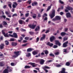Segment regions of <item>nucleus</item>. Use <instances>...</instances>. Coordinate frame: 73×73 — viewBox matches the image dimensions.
<instances>
[{
  "label": "nucleus",
  "mask_w": 73,
  "mask_h": 73,
  "mask_svg": "<svg viewBox=\"0 0 73 73\" xmlns=\"http://www.w3.org/2000/svg\"><path fill=\"white\" fill-rule=\"evenodd\" d=\"M0 18H3L4 19H5V18H6V16L5 15H2V16H0Z\"/></svg>",
  "instance_id": "35"
},
{
  "label": "nucleus",
  "mask_w": 73,
  "mask_h": 73,
  "mask_svg": "<svg viewBox=\"0 0 73 73\" xmlns=\"http://www.w3.org/2000/svg\"><path fill=\"white\" fill-rule=\"evenodd\" d=\"M29 27L31 28V29H34L36 27V25H34L33 24V25H29Z\"/></svg>",
  "instance_id": "2"
},
{
  "label": "nucleus",
  "mask_w": 73,
  "mask_h": 73,
  "mask_svg": "<svg viewBox=\"0 0 73 73\" xmlns=\"http://www.w3.org/2000/svg\"><path fill=\"white\" fill-rule=\"evenodd\" d=\"M31 56V53H28L26 55L27 57H30Z\"/></svg>",
  "instance_id": "39"
},
{
  "label": "nucleus",
  "mask_w": 73,
  "mask_h": 73,
  "mask_svg": "<svg viewBox=\"0 0 73 73\" xmlns=\"http://www.w3.org/2000/svg\"><path fill=\"white\" fill-rule=\"evenodd\" d=\"M29 33L30 35H34V32L32 31L30 32H29Z\"/></svg>",
  "instance_id": "41"
},
{
  "label": "nucleus",
  "mask_w": 73,
  "mask_h": 73,
  "mask_svg": "<svg viewBox=\"0 0 73 73\" xmlns=\"http://www.w3.org/2000/svg\"><path fill=\"white\" fill-rule=\"evenodd\" d=\"M15 41L14 38H11L10 40V41Z\"/></svg>",
  "instance_id": "44"
},
{
  "label": "nucleus",
  "mask_w": 73,
  "mask_h": 73,
  "mask_svg": "<svg viewBox=\"0 0 73 73\" xmlns=\"http://www.w3.org/2000/svg\"><path fill=\"white\" fill-rule=\"evenodd\" d=\"M19 39H20V40H23V37L21 36H20Z\"/></svg>",
  "instance_id": "60"
},
{
  "label": "nucleus",
  "mask_w": 73,
  "mask_h": 73,
  "mask_svg": "<svg viewBox=\"0 0 73 73\" xmlns=\"http://www.w3.org/2000/svg\"><path fill=\"white\" fill-rule=\"evenodd\" d=\"M13 37V35H12L10 34H9L8 35V36H7V37Z\"/></svg>",
  "instance_id": "37"
},
{
  "label": "nucleus",
  "mask_w": 73,
  "mask_h": 73,
  "mask_svg": "<svg viewBox=\"0 0 73 73\" xmlns=\"http://www.w3.org/2000/svg\"><path fill=\"white\" fill-rule=\"evenodd\" d=\"M49 56H51L52 57H54V55L53 54H49Z\"/></svg>",
  "instance_id": "47"
},
{
  "label": "nucleus",
  "mask_w": 73,
  "mask_h": 73,
  "mask_svg": "<svg viewBox=\"0 0 73 73\" xmlns=\"http://www.w3.org/2000/svg\"><path fill=\"white\" fill-rule=\"evenodd\" d=\"M8 6L10 8H12V4H9L8 5Z\"/></svg>",
  "instance_id": "48"
},
{
  "label": "nucleus",
  "mask_w": 73,
  "mask_h": 73,
  "mask_svg": "<svg viewBox=\"0 0 73 73\" xmlns=\"http://www.w3.org/2000/svg\"><path fill=\"white\" fill-rule=\"evenodd\" d=\"M19 23L20 24H21V25H22L23 24V21L20 20L18 21Z\"/></svg>",
  "instance_id": "23"
},
{
  "label": "nucleus",
  "mask_w": 73,
  "mask_h": 73,
  "mask_svg": "<svg viewBox=\"0 0 73 73\" xmlns=\"http://www.w3.org/2000/svg\"><path fill=\"white\" fill-rule=\"evenodd\" d=\"M13 4L12 5L13 8H16V7L17 6L18 4L16 2H13Z\"/></svg>",
  "instance_id": "4"
},
{
  "label": "nucleus",
  "mask_w": 73,
  "mask_h": 73,
  "mask_svg": "<svg viewBox=\"0 0 73 73\" xmlns=\"http://www.w3.org/2000/svg\"><path fill=\"white\" fill-rule=\"evenodd\" d=\"M68 41H67L64 42L63 44V46L64 48H66L67 46H68Z\"/></svg>",
  "instance_id": "3"
},
{
  "label": "nucleus",
  "mask_w": 73,
  "mask_h": 73,
  "mask_svg": "<svg viewBox=\"0 0 73 73\" xmlns=\"http://www.w3.org/2000/svg\"><path fill=\"white\" fill-rule=\"evenodd\" d=\"M2 33L3 35H4V36L5 37H8V33H7L6 34H5V33L4 32V31L2 30Z\"/></svg>",
  "instance_id": "5"
},
{
  "label": "nucleus",
  "mask_w": 73,
  "mask_h": 73,
  "mask_svg": "<svg viewBox=\"0 0 73 73\" xmlns=\"http://www.w3.org/2000/svg\"><path fill=\"white\" fill-rule=\"evenodd\" d=\"M7 5H4L3 7V8L4 9H5V8H6L7 7Z\"/></svg>",
  "instance_id": "59"
},
{
  "label": "nucleus",
  "mask_w": 73,
  "mask_h": 73,
  "mask_svg": "<svg viewBox=\"0 0 73 73\" xmlns=\"http://www.w3.org/2000/svg\"><path fill=\"white\" fill-rule=\"evenodd\" d=\"M11 66H14L15 65V64L13 63H11Z\"/></svg>",
  "instance_id": "64"
},
{
  "label": "nucleus",
  "mask_w": 73,
  "mask_h": 73,
  "mask_svg": "<svg viewBox=\"0 0 73 73\" xmlns=\"http://www.w3.org/2000/svg\"><path fill=\"white\" fill-rule=\"evenodd\" d=\"M44 68L45 69H50V68L49 67L46 66H44Z\"/></svg>",
  "instance_id": "42"
},
{
  "label": "nucleus",
  "mask_w": 73,
  "mask_h": 73,
  "mask_svg": "<svg viewBox=\"0 0 73 73\" xmlns=\"http://www.w3.org/2000/svg\"><path fill=\"white\" fill-rule=\"evenodd\" d=\"M70 65V63L69 62H67L66 63V66H69Z\"/></svg>",
  "instance_id": "31"
},
{
  "label": "nucleus",
  "mask_w": 73,
  "mask_h": 73,
  "mask_svg": "<svg viewBox=\"0 0 73 73\" xmlns=\"http://www.w3.org/2000/svg\"><path fill=\"white\" fill-rule=\"evenodd\" d=\"M25 39L26 40H29V37H25Z\"/></svg>",
  "instance_id": "55"
},
{
  "label": "nucleus",
  "mask_w": 73,
  "mask_h": 73,
  "mask_svg": "<svg viewBox=\"0 0 73 73\" xmlns=\"http://www.w3.org/2000/svg\"><path fill=\"white\" fill-rule=\"evenodd\" d=\"M53 45V43H50L49 46L50 47H52V46Z\"/></svg>",
  "instance_id": "53"
},
{
  "label": "nucleus",
  "mask_w": 73,
  "mask_h": 73,
  "mask_svg": "<svg viewBox=\"0 0 73 73\" xmlns=\"http://www.w3.org/2000/svg\"><path fill=\"white\" fill-rule=\"evenodd\" d=\"M33 72H34V73H37V70H34Z\"/></svg>",
  "instance_id": "63"
},
{
  "label": "nucleus",
  "mask_w": 73,
  "mask_h": 73,
  "mask_svg": "<svg viewBox=\"0 0 73 73\" xmlns=\"http://www.w3.org/2000/svg\"><path fill=\"white\" fill-rule=\"evenodd\" d=\"M45 34H43L42 35V37L40 38V41H42L43 40H44L45 38Z\"/></svg>",
  "instance_id": "12"
},
{
  "label": "nucleus",
  "mask_w": 73,
  "mask_h": 73,
  "mask_svg": "<svg viewBox=\"0 0 73 73\" xmlns=\"http://www.w3.org/2000/svg\"><path fill=\"white\" fill-rule=\"evenodd\" d=\"M33 54L34 55H36V54H37L38 53H37V52L36 51H34L33 52Z\"/></svg>",
  "instance_id": "26"
},
{
  "label": "nucleus",
  "mask_w": 73,
  "mask_h": 73,
  "mask_svg": "<svg viewBox=\"0 0 73 73\" xmlns=\"http://www.w3.org/2000/svg\"><path fill=\"white\" fill-rule=\"evenodd\" d=\"M55 55H58V54H59V52H56L55 53Z\"/></svg>",
  "instance_id": "57"
},
{
  "label": "nucleus",
  "mask_w": 73,
  "mask_h": 73,
  "mask_svg": "<svg viewBox=\"0 0 73 73\" xmlns=\"http://www.w3.org/2000/svg\"><path fill=\"white\" fill-rule=\"evenodd\" d=\"M50 42H48L47 43H46V45H48V46H49V45H50Z\"/></svg>",
  "instance_id": "58"
},
{
  "label": "nucleus",
  "mask_w": 73,
  "mask_h": 73,
  "mask_svg": "<svg viewBox=\"0 0 73 73\" xmlns=\"http://www.w3.org/2000/svg\"><path fill=\"white\" fill-rule=\"evenodd\" d=\"M15 16L16 17L17 16V14L16 13H15L13 14L12 15V17H15Z\"/></svg>",
  "instance_id": "40"
},
{
  "label": "nucleus",
  "mask_w": 73,
  "mask_h": 73,
  "mask_svg": "<svg viewBox=\"0 0 73 73\" xmlns=\"http://www.w3.org/2000/svg\"><path fill=\"white\" fill-rule=\"evenodd\" d=\"M29 13H26L25 14V17H28L29 16Z\"/></svg>",
  "instance_id": "46"
},
{
  "label": "nucleus",
  "mask_w": 73,
  "mask_h": 73,
  "mask_svg": "<svg viewBox=\"0 0 73 73\" xmlns=\"http://www.w3.org/2000/svg\"><path fill=\"white\" fill-rule=\"evenodd\" d=\"M39 37H38L36 38V41H35V42H38V41H39Z\"/></svg>",
  "instance_id": "38"
},
{
  "label": "nucleus",
  "mask_w": 73,
  "mask_h": 73,
  "mask_svg": "<svg viewBox=\"0 0 73 73\" xmlns=\"http://www.w3.org/2000/svg\"><path fill=\"white\" fill-rule=\"evenodd\" d=\"M44 62H45V60L44 59H41L40 61V64L41 65H43L44 63Z\"/></svg>",
  "instance_id": "15"
},
{
  "label": "nucleus",
  "mask_w": 73,
  "mask_h": 73,
  "mask_svg": "<svg viewBox=\"0 0 73 73\" xmlns=\"http://www.w3.org/2000/svg\"><path fill=\"white\" fill-rule=\"evenodd\" d=\"M55 18L56 19V20H60L61 19V17L58 16H56Z\"/></svg>",
  "instance_id": "14"
},
{
  "label": "nucleus",
  "mask_w": 73,
  "mask_h": 73,
  "mask_svg": "<svg viewBox=\"0 0 73 73\" xmlns=\"http://www.w3.org/2000/svg\"><path fill=\"white\" fill-rule=\"evenodd\" d=\"M4 46V44H1L0 45V49H3Z\"/></svg>",
  "instance_id": "24"
},
{
  "label": "nucleus",
  "mask_w": 73,
  "mask_h": 73,
  "mask_svg": "<svg viewBox=\"0 0 73 73\" xmlns=\"http://www.w3.org/2000/svg\"><path fill=\"white\" fill-rule=\"evenodd\" d=\"M51 19H53L54 17L55 16V10L54 9L52 10V14L50 16Z\"/></svg>",
  "instance_id": "1"
},
{
  "label": "nucleus",
  "mask_w": 73,
  "mask_h": 73,
  "mask_svg": "<svg viewBox=\"0 0 73 73\" xmlns=\"http://www.w3.org/2000/svg\"><path fill=\"white\" fill-rule=\"evenodd\" d=\"M40 26H37L35 29V31L36 32L37 31H40Z\"/></svg>",
  "instance_id": "10"
},
{
  "label": "nucleus",
  "mask_w": 73,
  "mask_h": 73,
  "mask_svg": "<svg viewBox=\"0 0 73 73\" xmlns=\"http://www.w3.org/2000/svg\"><path fill=\"white\" fill-rule=\"evenodd\" d=\"M56 17H55V18H54L52 19V21H56Z\"/></svg>",
  "instance_id": "61"
},
{
  "label": "nucleus",
  "mask_w": 73,
  "mask_h": 73,
  "mask_svg": "<svg viewBox=\"0 0 73 73\" xmlns=\"http://www.w3.org/2000/svg\"><path fill=\"white\" fill-rule=\"evenodd\" d=\"M27 45V43L23 44L22 45V46H26Z\"/></svg>",
  "instance_id": "52"
},
{
  "label": "nucleus",
  "mask_w": 73,
  "mask_h": 73,
  "mask_svg": "<svg viewBox=\"0 0 73 73\" xmlns=\"http://www.w3.org/2000/svg\"><path fill=\"white\" fill-rule=\"evenodd\" d=\"M32 3V0H29V1L27 2V3H28V4L31 5V3Z\"/></svg>",
  "instance_id": "36"
},
{
  "label": "nucleus",
  "mask_w": 73,
  "mask_h": 73,
  "mask_svg": "<svg viewBox=\"0 0 73 73\" xmlns=\"http://www.w3.org/2000/svg\"><path fill=\"white\" fill-rule=\"evenodd\" d=\"M4 73H8V70L7 69H5L3 71Z\"/></svg>",
  "instance_id": "25"
},
{
  "label": "nucleus",
  "mask_w": 73,
  "mask_h": 73,
  "mask_svg": "<svg viewBox=\"0 0 73 73\" xmlns=\"http://www.w3.org/2000/svg\"><path fill=\"white\" fill-rule=\"evenodd\" d=\"M38 4V3L37 2L35 1L33 3H32V4H31L32 6L33 7H34V6H36Z\"/></svg>",
  "instance_id": "9"
},
{
  "label": "nucleus",
  "mask_w": 73,
  "mask_h": 73,
  "mask_svg": "<svg viewBox=\"0 0 73 73\" xmlns=\"http://www.w3.org/2000/svg\"><path fill=\"white\" fill-rule=\"evenodd\" d=\"M59 2L62 4H64V2L63 1H61V0H59Z\"/></svg>",
  "instance_id": "45"
},
{
  "label": "nucleus",
  "mask_w": 73,
  "mask_h": 73,
  "mask_svg": "<svg viewBox=\"0 0 73 73\" xmlns=\"http://www.w3.org/2000/svg\"><path fill=\"white\" fill-rule=\"evenodd\" d=\"M31 68V67L29 66L26 65L25 66V69H29Z\"/></svg>",
  "instance_id": "29"
},
{
  "label": "nucleus",
  "mask_w": 73,
  "mask_h": 73,
  "mask_svg": "<svg viewBox=\"0 0 73 73\" xmlns=\"http://www.w3.org/2000/svg\"><path fill=\"white\" fill-rule=\"evenodd\" d=\"M5 43L6 44V45H9V42L8 40H5Z\"/></svg>",
  "instance_id": "27"
},
{
  "label": "nucleus",
  "mask_w": 73,
  "mask_h": 73,
  "mask_svg": "<svg viewBox=\"0 0 73 73\" xmlns=\"http://www.w3.org/2000/svg\"><path fill=\"white\" fill-rule=\"evenodd\" d=\"M66 35V33L65 32H62L61 33V35L62 36H65Z\"/></svg>",
  "instance_id": "30"
},
{
  "label": "nucleus",
  "mask_w": 73,
  "mask_h": 73,
  "mask_svg": "<svg viewBox=\"0 0 73 73\" xmlns=\"http://www.w3.org/2000/svg\"><path fill=\"white\" fill-rule=\"evenodd\" d=\"M54 65H56V67H57L58 68L59 67H60V66H61V65L58 64V63H55L54 64Z\"/></svg>",
  "instance_id": "22"
},
{
  "label": "nucleus",
  "mask_w": 73,
  "mask_h": 73,
  "mask_svg": "<svg viewBox=\"0 0 73 73\" xmlns=\"http://www.w3.org/2000/svg\"><path fill=\"white\" fill-rule=\"evenodd\" d=\"M57 47H58V46L57 45H54V46L53 47V48H57Z\"/></svg>",
  "instance_id": "56"
},
{
  "label": "nucleus",
  "mask_w": 73,
  "mask_h": 73,
  "mask_svg": "<svg viewBox=\"0 0 73 73\" xmlns=\"http://www.w3.org/2000/svg\"><path fill=\"white\" fill-rule=\"evenodd\" d=\"M55 44L56 45H58V46H61V43L58 40H56L55 41Z\"/></svg>",
  "instance_id": "8"
},
{
  "label": "nucleus",
  "mask_w": 73,
  "mask_h": 73,
  "mask_svg": "<svg viewBox=\"0 0 73 73\" xmlns=\"http://www.w3.org/2000/svg\"><path fill=\"white\" fill-rule=\"evenodd\" d=\"M21 31H23V32H26V30H25V29H21Z\"/></svg>",
  "instance_id": "49"
},
{
  "label": "nucleus",
  "mask_w": 73,
  "mask_h": 73,
  "mask_svg": "<svg viewBox=\"0 0 73 73\" xmlns=\"http://www.w3.org/2000/svg\"><path fill=\"white\" fill-rule=\"evenodd\" d=\"M13 37H14V38H17V33H14L13 34Z\"/></svg>",
  "instance_id": "17"
},
{
  "label": "nucleus",
  "mask_w": 73,
  "mask_h": 73,
  "mask_svg": "<svg viewBox=\"0 0 73 73\" xmlns=\"http://www.w3.org/2000/svg\"><path fill=\"white\" fill-rule=\"evenodd\" d=\"M17 45V43L15 42H12L11 43V45L13 46H16Z\"/></svg>",
  "instance_id": "13"
},
{
  "label": "nucleus",
  "mask_w": 73,
  "mask_h": 73,
  "mask_svg": "<svg viewBox=\"0 0 73 73\" xmlns=\"http://www.w3.org/2000/svg\"><path fill=\"white\" fill-rule=\"evenodd\" d=\"M44 53L45 54L47 55L49 53V52L48 50H46L44 51Z\"/></svg>",
  "instance_id": "34"
},
{
  "label": "nucleus",
  "mask_w": 73,
  "mask_h": 73,
  "mask_svg": "<svg viewBox=\"0 0 73 73\" xmlns=\"http://www.w3.org/2000/svg\"><path fill=\"white\" fill-rule=\"evenodd\" d=\"M69 30L71 32H73V30L71 28H70Z\"/></svg>",
  "instance_id": "62"
},
{
  "label": "nucleus",
  "mask_w": 73,
  "mask_h": 73,
  "mask_svg": "<svg viewBox=\"0 0 73 73\" xmlns=\"http://www.w3.org/2000/svg\"><path fill=\"white\" fill-rule=\"evenodd\" d=\"M3 26H4V25H7V22H6L5 21H3Z\"/></svg>",
  "instance_id": "32"
},
{
  "label": "nucleus",
  "mask_w": 73,
  "mask_h": 73,
  "mask_svg": "<svg viewBox=\"0 0 73 73\" xmlns=\"http://www.w3.org/2000/svg\"><path fill=\"white\" fill-rule=\"evenodd\" d=\"M64 50L63 51L64 52V53H66L67 52V49H64Z\"/></svg>",
  "instance_id": "50"
},
{
  "label": "nucleus",
  "mask_w": 73,
  "mask_h": 73,
  "mask_svg": "<svg viewBox=\"0 0 73 73\" xmlns=\"http://www.w3.org/2000/svg\"><path fill=\"white\" fill-rule=\"evenodd\" d=\"M55 39V36H52L50 38V41L51 42H53L54 40Z\"/></svg>",
  "instance_id": "7"
},
{
  "label": "nucleus",
  "mask_w": 73,
  "mask_h": 73,
  "mask_svg": "<svg viewBox=\"0 0 73 73\" xmlns=\"http://www.w3.org/2000/svg\"><path fill=\"white\" fill-rule=\"evenodd\" d=\"M4 27L3 26V25L2 24H0V28H3Z\"/></svg>",
  "instance_id": "54"
},
{
  "label": "nucleus",
  "mask_w": 73,
  "mask_h": 73,
  "mask_svg": "<svg viewBox=\"0 0 73 73\" xmlns=\"http://www.w3.org/2000/svg\"><path fill=\"white\" fill-rule=\"evenodd\" d=\"M66 17L67 18H69V17H71V15L70 13H68L66 14Z\"/></svg>",
  "instance_id": "11"
},
{
  "label": "nucleus",
  "mask_w": 73,
  "mask_h": 73,
  "mask_svg": "<svg viewBox=\"0 0 73 73\" xmlns=\"http://www.w3.org/2000/svg\"><path fill=\"white\" fill-rule=\"evenodd\" d=\"M52 6V4H51L48 7L47 9V11H48L49 10H50V8H51Z\"/></svg>",
  "instance_id": "20"
},
{
  "label": "nucleus",
  "mask_w": 73,
  "mask_h": 73,
  "mask_svg": "<svg viewBox=\"0 0 73 73\" xmlns=\"http://www.w3.org/2000/svg\"><path fill=\"white\" fill-rule=\"evenodd\" d=\"M68 39V37L64 38H63V41H66Z\"/></svg>",
  "instance_id": "43"
},
{
  "label": "nucleus",
  "mask_w": 73,
  "mask_h": 73,
  "mask_svg": "<svg viewBox=\"0 0 73 73\" xmlns=\"http://www.w3.org/2000/svg\"><path fill=\"white\" fill-rule=\"evenodd\" d=\"M65 69L64 68H62V71H61V73H65Z\"/></svg>",
  "instance_id": "21"
},
{
  "label": "nucleus",
  "mask_w": 73,
  "mask_h": 73,
  "mask_svg": "<svg viewBox=\"0 0 73 73\" xmlns=\"http://www.w3.org/2000/svg\"><path fill=\"white\" fill-rule=\"evenodd\" d=\"M19 51H15L14 52V53L15 54L17 55V56H19Z\"/></svg>",
  "instance_id": "18"
},
{
  "label": "nucleus",
  "mask_w": 73,
  "mask_h": 73,
  "mask_svg": "<svg viewBox=\"0 0 73 73\" xmlns=\"http://www.w3.org/2000/svg\"><path fill=\"white\" fill-rule=\"evenodd\" d=\"M4 63L3 62H0V66H4Z\"/></svg>",
  "instance_id": "19"
},
{
  "label": "nucleus",
  "mask_w": 73,
  "mask_h": 73,
  "mask_svg": "<svg viewBox=\"0 0 73 73\" xmlns=\"http://www.w3.org/2000/svg\"><path fill=\"white\" fill-rule=\"evenodd\" d=\"M5 13L6 15H9V13H8L7 11H6V12H5Z\"/></svg>",
  "instance_id": "51"
},
{
  "label": "nucleus",
  "mask_w": 73,
  "mask_h": 73,
  "mask_svg": "<svg viewBox=\"0 0 73 73\" xmlns=\"http://www.w3.org/2000/svg\"><path fill=\"white\" fill-rule=\"evenodd\" d=\"M31 65H32L33 67H35V66H36L35 63H31Z\"/></svg>",
  "instance_id": "33"
},
{
  "label": "nucleus",
  "mask_w": 73,
  "mask_h": 73,
  "mask_svg": "<svg viewBox=\"0 0 73 73\" xmlns=\"http://www.w3.org/2000/svg\"><path fill=\"white\" fill-rule=\"evenodd\" d=\"M66 9H67L68 11H73V8L71 7L68 6L66 7Z\"/></svg>",
  "instance_id": "6"
},
{
  "label": "nucleus",
  "mask_w": 73,
  "mask_h": 73,
  "mask_svg": "<svg viewBox=\"0 0 73 73\" xmlns=\"http://www.w3.org/2000/svg\"><path fill=\"white\" fill-rule=\"evenodd\" d=\"M41 56V53L40 52L38 53V55H37L35 56V57H36V58H37V57H39Z\"/></svg>",
  "instance_id": "28"
},
{
  "label": "nucleus",
  "mask_w": 73,
  "mask_h": 73,
  "mask_svg": "<svg viewBox=\"0 0 73 73\" xmlns=\"http://www.w3.org/2000/svg\"><path fill=\"white\" fill-rule=\"evenodd\" d=\"M34 50V49L33 48H29L27 49V52H32V50Z\"/></svg>",
  "instance_id": "16"
}]
</instances>
